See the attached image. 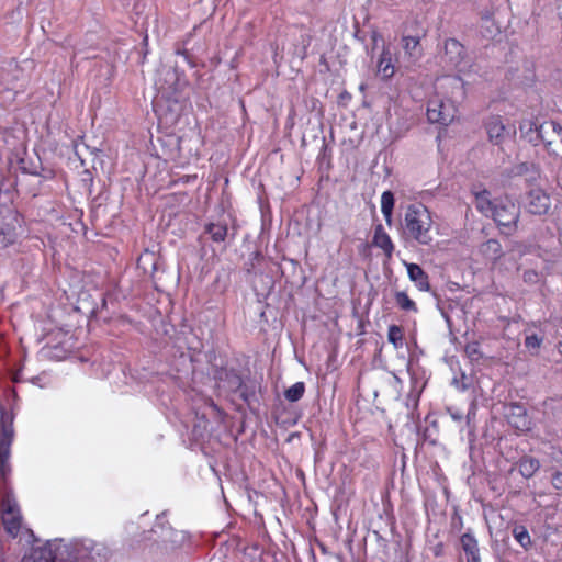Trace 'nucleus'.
<instances>
[{"label":"nucleus","instance_id":"obj_1","mask_svg":"<svg viewBox=\"0 0 562 562\" xmlns=\"http://www.w3.org/2000/svg\"><path fill=\"white\" fill-rule=\"evenodd\" d=\"M443 64L450 69L457 70L458 76L443 77L437 81V89L446 88L451 86L453 88L451 94L454 98L463 94V86L468 82L464 77L473 68V65L465 59V53L463 45L456 38H449L445 42V54L442 56Z\"/></svg>","mask_w":562,"mask_h":562},{"label":"nucleus","instance_id":"obj_2","mask_svg":"<svg viewBox=\"0 0 562 562\" xmlns=\"http://www.w3.org/2000/svg\"><path fill=\"white\" fill-rule=\"evenodd\" d=\"M475 207L486 217H492L498 226L516 228L520 207L508 196L492 199L487 190L474 192Z\"/></svg>","mask_w":562,"mask_h":562},{"label":"nucleus","instance_id":"obj_3","mask_svg":"<svg viewBox=\"0 0 562 562\" xmlns=\"http://www.w3.org/2000/svg\"><path fill=\"white\" fill-rule=\"evenodd\" d=\"M432 217L429 210L422 203L407 206L403 222V233L419 245L428 246L432 241Z\"/></svg>","mask_w":562,"mask_h":562},{"label":"nucleus","instance_id":"obj_4","mask_svg":"<svg viewBox=\"0 0 562 562\" xmlns=\"http://www.w3.org/2000/svg\"><path fill=\"white\" fill-rule=\"evenodd\" d=\"M457 112L456 103L450 98L445 99L436 95L428 102L427 117L430 123H438L447 126L453 122L457 116Z\"/></svg>","mask_w":562,"mask_h":562},{"label":"nucleus","instance_id":"obj_5","mask_svg":"<svg viewBox=\"0 0 562 562\" xmlns=\"http://www.w3.org/2000/svg\"><path fill=\"white\" fill-rule=\"evenodd\" d=\"M150 532L157 536L154 540L162 543L166 548L178 546L184 540L182 531H177L167 525L165 515L157 516V521Z\"/></svg>","mask_w":562,"mask_h":562},{"label":"nucleus","instance_id":"obj_6","mask_svg":"<svg viewBox=\"0 0 562 562\" xmlns=\"http://www.w3.org/2000/svg\"><path fill=\"white\" fill-rule=\"evenodd\" d=\"M506 417L508 424L517 431L525 432L531 428V422L528 418L526 408L518 403L508 405Z\"/></svg>","mask_w":562,"mask_h":562},{"label":"nucleus","instance_id":"obj_7","mask_svg":"<svg viewBox=\"0 0 562 562\" xmlns=\"http://www.w3.org/2000/svg\"><path fill=\"white\" fill-rule=\"evenodd\" d=\"M490 140L495 144H502L514 133L512 127H507L501 116H491L485 124Z\"/></svg>","mask_w":562,"mask_h":562},{"label":"nucleus","instance_id":"obj_8","mask_svg":"<svg viewBox=\"0 0 562 562\" xmlns=\"http://www.w3.org/2000/svg\"><path fill=\"white\" fill-rule=\"evenodd\" d=\"M527 209L532 214H546L550 209V196L541 189H531L527 196Z\"/></svg>","mask_w":562,"mask_h":562},{"label":"nucleus","instance_id":"obj_9","mask_svg":"<svg viewBox=\"0 0 562 562\" xmlns=\"http://www.w3.org/2000/svg\"><path fill=\"white\" fill-rule=\"evenodd\" d=\"M3 140L11 151L23 150L26 143V130L23 125H16L3 134Z\"/></svg>","mask_w":562,"mask_h":562},{"label":"nucleus","instance_id":"obj_10","mask_svg":"<svg viewBox=\"0 0 562 562\" xmlns=\"http://www.w3.org/2000/svg\"><path fill=\"white\" fill-rule=\"evenodd\" d=\"M409 280L419 291H429L430 284L427 273L417 263L405 262Z\"/></svg>","mask_w":562,"mask_h":562},{"label":"nucleus","instance_id":"obj_11","mask_svg":"<svg viewBox=\"0 0 562 562\" xmlns=\"http://www.w3.org/2000/svg\"><path fill=\"white\" fill-rule=\"evenodd\" d=\"M460 543L465 554L467 562H481L477 540L472 533H463L460 538Z\"/></svg>","mask_w":562,"mask_h":562},{"label":"nucleus","instance_id":"obj_12","mask_svg":"<svg viewBox=\"0 0 562 562\" xmlns=\"http://www.w3.org/2000/svg\"><path fill=\"white\" fill-rule=\"evenodd\" d=\"M372 244L373 246L382 249L387 258L392 257L394 251V244L382 225H378L375 227Z\"/></svg>","mask_w":562,"mask_h":562},{"label":"nucleus","instance_id":"obj_13","mask_svg":"<svg viewBox=\"0 0 562 562\" xmlns=\"http://www.w3.org/2000/svg\"><path fill=\"white\" fill-rule=\"evenodd\" d=\"M395 66L392 61V53L387 46H383L378 60V74L383 80H387L394 76Z\"/></svg>","mask_w":562,"mask_h":562},{"label":"nucleus","instance_id":"obj_14","mask_svg":"<svg viewBox=\"0 0 562 562\" xmlns=\"http://www.w3.org/2000/svg\"><path fill=\"white\" fill-rule=\"evenodd\" d=\"M403 49L405 56L411 63H416L423 56V48L420 46L419 37L417 36H403L402 38Z\"/></svg>","mask_w":562,"mask_h":562},{"label":"nucleus","instance_id":"obj_15","mask_svg":"<svg viewBox=\"0 0 562 562\" xmlns=\"http://www.w3.org/2000/svg\"><path fill=\"white\" fill-rule=\"evenodd\" d=\"M18 234L15 225L4 221L0 222V249L7 248L14 244Z\"/></svg>","mask_w":562,"mask_h":562},{"label":"nucleus","instance_id":"obj_16","mask_svg":"<svg viewBox=\"0 0 562 562\" xmlns=\"http://www.w3.org/2000/svg\"><path fill=\"white\" fill-rule=\"evenodd\" d=\"M519 473L525 479H530L540 468V462L537 458L530 456H524L519 459L518 463Z\"/></svg>","mask_w":562,"mask_h":562},{"label":"nucleus","instance_id":"obj_17","mask_svg":"<svg viewBox=\"0 0 562 562\" xmlns=\"http://www.w3.org/2000/svg\"><path fill=\"white\" fill-rule=\"evenodd\" d=\"M480 251L490 260H496L503 254L502 246L496 239H488L487 241L483 243L480 247Z\"/></svg>","mask_w":562,"mask_h":562},{"label":"nucleus","instance_id":"obj_18","mask_svg":"<svg viewBox=\"0 0 562 562\" xmlns=\"http://www.w3.org/2000/svg\"><path fill=\"white\" fill-rule=\"evenodd\" d=\"M205 233L211 236L214 243H223L227 236V225L225 223H210L205 226Z\"/></svg>","mask_w":562,"mask_h":562},{"label":"nucleus","instance_id":"obj_19","mask_svg":"<svg viewBox=\"0 0 562 562\" xmlns=\"http://www.w3.org/2000/svg\"><path fill=\"white\" fill-rule=\"evenodd\" d=\"M394 195L391 191H384L381 195V212L386 223H391L393 209H394Z\"/></svg>","mask_w":562,"mask_h":562},{"label":"nucleus","instance_id":"obj_20","mask_svg":"<svg viewBox=\"0 0 562 562\" xmlns=\"http://www.w3.org/2000/svg\"><path fill=\"white\" fill-rule=\"evenodd\" d=\"M515 176H528L527 180L532 181L536 180L539 171L533 164L521 162L515 166L512 170Z\"/></svg>","mask_w":562,"mask_h":562},{"label":"nucleus","instance_id":"obj_21","mask_svg":"<svg viewBox=\"0 0 562 562\" xmlns=\"http://www.w3.org/2000/svg\"><path fill=\"white\" fill-rule=\"evenodd\" d=\"M305 393V384L304 382H296L289 389L284 391V397L291 402H297L300 401Z\"/></svg>","mask_w":562,"mask_h":562},{"label":"nucleus","instance_id":"obj_22","mask_svg":"<svg viewBox=\"0 0 562 562\" xmlns=\"http://www.w3.org/2000/svg\"><path fill=\"white\" fill-rule=\"evenodd\" d=\"M395 302L397 306L406 312H417L416 303L409 299V296L405 292H396L395 293Z\"/></svg>","mask_w":562,"mask_h":562},{"label":"nucleus","instance_id":"obj_23","mask_svg":"<svg viewBox=\"0 0 562 562\" xmlns=\"http://www.w3.org/2000/svg\"><path fill=\"white\" fill-rule=\"evenodd\" d=\"M515 540L524 548L528 549L531 546L530 535L525 526H515L513 529Z\"/></svg>","mask_w":562,"mask_h":562},{"label":"nucleus","instance_id":"obj_24","mask_svg":"<svg viewBox=\"0 0 562 562\" xmlns=\"http://www.w3.org/2000/svg\"><path fill=\"white\" fill-rule=\"evenodd\" d=\"M387 340L396 348L403 346V331L397 325H391L387 330Z\"/></svg>","mask_w":562,"mask_h":562},{"label":"nucleus","instance_id":"obj_25","mask_svg":"<svg viewBox=\"0 0 562 562\" xmlns=\"http://www.w3.org/2000/svg\"><path fill=\"white\" fill-rule=\"evenodd\" d=\"M542 340V337H539L538 335H529L525 339V346L531 355H537Z\"/></svg>","mask_w":562,"mask_h":562},{"label":"nucleus","instance_id":"obj_26","mask_svg":"<svg viewBox=\"0 0 562 562\" xmlns=\"http://www.w3.org/2000/svg\"><path fill=\"white\" fill-rule=\"evenodd\" d=\"M482 29H485V32L482 31V34L486 37H493L498 32V27L487 15L482 19Z\"/></svg>","mask_w":562,"mask_h":562},{"label":"nucleus","instance_id":"obj_27","mask_svg":"<svg viewBox=\"0 0 562 562\" xmlns=\"http://www.w3.org/2000/svg\"><path fill=\"white\" fill-rule=\"evenodd\" d=\"M551 485L554 490H562V471L555 470L552 472Z\"/></svg>","mask_w":562,"mask_h":562},{"label":"nucleus","instance_id":"obj_28","mask_svg":"<svg viewBox=\"0 0 562 562\" xmlns=\"http://www.w3.org/2000/svg\"><path fill=\"white\" fill-rule=\"evenodd\" d=\"M429 550L431 551V553L435 555V557H441L445 552V546L442 542H438L434 546H430L429 547Z\"/></svg>","mask_w":562,"mask_h":562},{"label":"nucleus","instance_id":"obj_29","mask_svg":"<svg viewBox=\"0 0 562 562\" xmlns=\"http://www.w3.org/2000/svg\"><path fill=\"white\" fill-rule=\"evenodd\" d=\"M524 280L529 283H535L538 281V273L533 270H527L524 272Z\"/></svg>","mask_w":562,"mask_h":562},{"label":"nucleus","instance_id":"obj_30","mask_svg":"<svg viewBox=\"0 0 562 562\" xmlns=\"http://www.w3.org/2000/svg\"><path fill=\"white\" fill-rule=\"evenodd\" d=\"M29 382H31L32 384L37 385L40 387H45L47 384L45 376H41V375L32 376L31 379H29Z\"/></svg>","mask_w":562,"mask_h":562},{"label":"nucleus","instance_id":"obj_31","mask_svg":"<svg viewBox=\"0 0 562 562\" xmlns=\"http://www.w3.org/2000/svg\"><path fill=\"white\" fill-rule=\"evenodd\" d=\"M450 417L456 422H461L463 418V413L459 409L449 408L448 409Z\"/></svg>","mask_w":562,"mask_h":562},{"label":"nucleus","instance_id":"obj_32","mask_svg":"<svg viewBox=\"0 0 562 562\" xmlns=\"http://www.w3.org/2000/svg\"><path fill=\"white\" fill-rule=\"evenodd\" d=\"M207 422L202 418V420L199 423V425L194 426L193 434L194 436H202V429L206 428Z\"/></svg>","mask_w":562,"mask_h":562},{"label":"nucleus","instance_id":"obj_33","mask_svg":"<svg viewBox=\"0 0 562 562\" xmlns=\"http://www.w3.org/2000/svg\"><path fill=\"white\" fill-rule=\"evenodd\" d=\"M12 380H13V382H14V383L22 382V381H23V379H22V373H21V371L15 372V373L13 374V376H12Z\"/></svg>","mask_w":562,"mask_h":562},{"label":"nucleus","instance_id":"obj_34","mask_svg":"<svg viewBox=\"0 0 562 562\" xmlns=\"http://www.w3.org/2000/svg\"><path fill=\"white\" fill-rule=\"evenodd\" d=\"M235 385L236 386H239L240 385V379L235 376Z\"/></svg>","mask_w":562,"mask_h":562},{"label":"nucleus","instance_id":"obj_35","mask_svg":"<svg viewBox=\"0 0 562 562\" xmlns=\"http://www.w3.org/2000/svg\"><path fill=\"white\" fill-rule=\"evenodd\" d=\"M380 35H378L376 33L373 34V41L374 43H378V40H379Z\"/></svg>","mask_w":562,"mask_h":562}]
</instances>
